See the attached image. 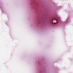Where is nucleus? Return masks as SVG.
Instances as JSON below:
<instances>
[{"mask_svg": "<svg viewBox=\"0 0 73 73\" xmlns=\"http://www.w3.org/2000/svg\"><path fill=\"white\" fill-rule=\"evenodd\" d=\"M54 19H55V20H56L57 21V20L56 19H53V20H52V23H53V20H54Z\"/></svg>", "mask_w": 73, "mask_h": 73, "instance_id": "1", "label": "nucleus"}, {"mask_svg": "<svg viewBox=\"0 0 73 73\" xmlns=\"http://www.w3.org/2000/svg\"><path fill=\"white\" fill-rule=\"evenodd\" d=\"M57 23H55V24H56Z\"/></svg>", "mask_w": 73, "mask_h": 73, "instance_id": "2", "label": "nucleus"}]
</instances>
